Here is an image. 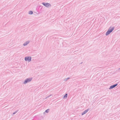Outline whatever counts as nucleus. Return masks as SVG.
<instances>
[{
	"mask_svg": "<svg viewBox=\"0 0 120 120\" xmlns=\"http://www.w3.org/2000/svg\"><path fill=\"white\" fill-rule=\"evenodd\" d=\"M110 28H109V29H108V31L106 32L105 35L106 36H107L111 32H112L114 28V27H113L111 29H110Z\"/></svg>",
	"mask_w": 120,
	"mask_h": 120,
	"instance_id": "f257e3e1",
	"label": "nucleus"
},
{
	"mask_svg": "<svg viewBox=\"0 0 120 120\" xmlns=\"http://www.w3.org/2000/svg\"><path fill=\"white\" fill-rule=\"evenodd\" d=\"M32 78H27L26 79L23 83L26 84L27 83L30 82L32 80Z\"/></svg>",
	"mask_w": 120,
	"mask_h": 120,
	"instance_id": "f03ea898",
	"label": "nucleus"
},
{
	"mask_svg": "<svg viewBox=\"0 0 120 120\" xmlns=\"http://www.w3.org/2000/svg\"><path fill=\"white\" fill-rule=\"evenodd\" d=\"M31 57L29 56H26L25 58V60L26 61L30 62L31 61Z\"/></svg>",
	"mask_w": 120,
	"mask_h": 120,
	"instance_id": "7ed1b4c3",
	"label": "nucleus"
},
{
	"mask_svg": "<svg viewBox=\"0 0 120 120\" xmlns=\"http://www.w3.org/2000/svg\"><path fill=\"white\" fill-rule=\"evenodd\" d=\"M42 4L43 5L47 8H49V7H51V6L50 4L48 3L43 2L42 3Z\"/></svg>",
	"mask_w": 120,
	"mask_h": 120,
	"instance_id": "20e7f679",
	"label": "nucleus"
},
{
	"mask_svg": "<svg viewBox=\"0 0 120 120\" xmlns=\"http://www.w3.org/2000/svg\"><path fill=\"white\" fill-rule=\"evenodd\" d=\"M118 84L117 83L115 84H113L110 86L109 88V89L110 90L113 89V88L116 86Z\"/></svg>",
	"mask_w": 120,
	"mask_h": 120,
	"instance_id": "39448f33",
	"label": "nucleus"
},
{
	"mask_svg": "<svg viewBox=\"0 0 120 120\" xmlns=\"http://www.w3.org/2000/svg\"><path fill=\"white\" fill-rule=\"evenodd\" d=\"M90 109L89 108L88 109L86 110H85L82 113V115H83L85 114H86L87 112Z\"/></svg>",
	"mask_w": 120,
	"mask_h": 120,
	"instance_id": "423d86ee",
	"label": "nucleus"
},
{
	"mask_svg": "<svg viewBox=\"0 0 120 120\" xmlns=\"http://www.w3.org/2000/svg\"><path fill=\"white\" fill-rule=\"evenodd\" d=\"M29 42L30 41H26L24 43L23 45L24 46H26V45H27L28 44Z\"/></svg>",
	"mask_w": 120,
	"mask_h": 120,
	"instance_id": "0eeeda50",
	"label": "nucleus"
},
{
	"mask_svg": "<svg viewBox=\"0 0 120 120\" xmlns=\"http://www.w3.org/2000/svg\"><path fill=\"white\" fill-rule=\"evenodd\" d=\"M32 120H38V116H34Z\"/></svg>",
	"mask_w": 120,
	"mask_h": 120,
	"instance_id": "6e6552de",
	"label": "nucleus"
},
{
	"mask_svg": "<svg viewBox=\"0 0 120 120\" xmlns=\"http://www.w3.org/2000/svg\"><path fill=\"white\" fill-rule=\"evenodd\" d=\"M67 96L68 94H66L64 96L63 98H67Z\"/></svg>",
	"mask_w": 120,
	"mask_h": 120,
	"instance_id": "1a4fd4ad",
	"label": "nucleus"
},
{
	"mask_svg": "<svg viewBox=\"0 0 120 120\" xmlns=\"http://www.w3.org/2000/svg\"><path fill=\"white\" fill-rule=\"evenodd\" d=\"M33 12L31 11H30L29 12V14L30 15H32L33 14Z\"/></svg>",
	"mask_w": 120,
	"mask_h": 120,
	"instance_id": "9d476101",
	"label": "nucleus"
},
{
	"mask_svg": "<svg viewBox=\"0 0 120 120\" xmlns=\"http://www.w3.org/2000/svg\"><path fill=\"white\" fill-rule=\"evenodd\" d=\"M49 110H50L49 109H48L45 110V112L48 113L49 112Z\"/></svg>",
	"mask_w": 120,
	"mask_h": 120,
	"instance_id": "9b49d317",
	"label": "nucleus"
},
{
	"mask_svg": "<svg viewBox=\"0 0 120 120\" xmlns=\"http://www.w3.org/2000/svg\"><path fill=\"white\" fill-rule=\"evenodd\" d=\"M52 94H50V95H48V96L46 97L45 98V99H46L47 98H49V97H50V96H52Z\"/></svg>",
	"mask_w": 120,
	"mask_h": 120,
	"instance_id": "f8f14e48",
	"label": "nucleus"
},
{
	"mask_svg": "<svg viewBox=\"0 0 120 120\" xmlns=\"http://www.w3.org/2000/svg\"><path fill=\"white\" fill-rule=\"evenodd\" d=\"M70 78L69 77H68L66 78H65L64 79V80L65 81H66L68 79H70Z\"/></svg>",
	"mask_w": 120,
	"mask_h": 120,
	"instance_id": "ddd939ff",
	"label": "nucleus"
},
{
	"mask_svg": "<svg viewBox=\"0 0 120 120\" xmlns=\"http://www.w3.org/2000/svg\"><path fill=\"white\" fill-rule=\"evenodd\" d=\"M18 111V110L15 111L13 113V115H14L16 114Z\"/></svg>",
	"mask_w": 120,
	"mask_h": 120,
	"instance_id": "4468645a",
	"label": "nucleus"
},
{
	"mask_svg": "<svg viewBox=\"0 0 120 120\" xmlns=\"http://www.w3.org/2000/svg\"><path fill=\"white\" fill-rule=\"evenodd\" d=\"M119 69H120V68Z\"/></svg>",
	"mask_w": 120,
	"mask_h": 120,
	"instance_id": "2eb2a0df",
	"label": "nucleus"
},
{
	"mask_svg": "<svg viewBox=\"0 0 120 120\" xmlns=\"http://www.w3.org/2000/svg\"><path fill=\"white\" fill-rule=\"evenodd\" d=\"M82 62L81 63V64H82Z\"/></svg>",
	"mask_w": 120,
	"mask_h": 120,
	"instance_id": "dca6fc26",
	"label": "nucleus"
}]
</instances>
